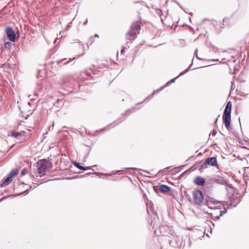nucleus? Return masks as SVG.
I'll use <instances>...</instances> for the list:
<instances>
[{
  "label": "nucleus",
  "mask_w": 249,
  "mask_h": 249,
  "mask_svg": "<svg viewBox=\"0 0 249 249\" xmlns=\"http://www.w3.org/2000/svg\"><path fill=\"white\" fill-rule=\"evenodd\" d=\"M217 121V119H216L215 123H216Z\"/></svg>",
  "instance_id": "obj_23"
},
{
  "label": "nucleus",
  "mask_w": 249,
  "mask_h": 249,
  "mask_svg": "<svg viewBox=\"0 0 249 249\" xmlns=\"http://www.w3.org/2000/svg\"><path fill=\"white\" fill-rule=\"evenodd\" d=\"M27 173H28V171L26 169H23L21 172V174L22 175H26Z\"/></svg>",
  "instance_id": "obj_17"
},
{
  "label": "nucleus",
  "mask_w": 249,
  "mask_h": 249,
  "mask_svg": "<svg viewBox=\"0 0 249 249\" xmlns=\"http://www.w3.org/2000/svg\"><path fill=\"white\" fill-rule=\"evenodd\" d=\"M157 187L161 193H168L170 190V188L169 186L164 184L158 185Z\"/></svg>",
  "instance_id": "obj_9"
},
{
  "label": "nucleus",
  "mask_w": 249,
  "mask_h": 249,
  "mask_svg": "<svg viewBox=\"0 0 249 249\" xmlns=\"http://www.w3.org/2000/svg\"><path fill=\"white\" fill-rule=\"evenodd\" d=\"M6 34L9 39L12 41L16 40V34L11 27H8L6 30Z\"/></svg>",
  "instance_id": "obj_6"
},
{
  "label": "nucleus",
  "mask_w": 249,
  "mask_h": 249,
  "mask_svg": "<svg viewBox=\"0 0 249 249\" xmlns=\"http://www.w3.org/2000/svg\"><path fill=\"white\" fill-rule=\"evenodd\" d=\"M11 44V42H7L5 44V47L6 48H9L10 47Z\"/></svg>",
  "instance_id": "obj_15"
},
{
  "label": "nucleus",
  "mask_w": 249,
  "mask_h": 249,
  "mask_svg": "<svg viewBox=\"0 0 249 249\" xmlns=\"http://www.w3.org/2000/svg\"><path fill=\"white\" fill-rule=\"evenodd\" d=\"M194 182L196 184L199 186H203L205 183L204 179L199 176L196 177L195 178Z\"/></svg>",
  "instance_id": "obj_8"
},
{
  "label": "nucleus",
  "mask_w": 249,
  "mask_h": 249,
  "mask_svg": "<svg viewBox=\"0 0 249 249\" xmlns=\"http://www.w3.org/2000/svg\"><path fill=\"white\" fill-rule=\"evenodd\" d=\"M18 171L17 169L12 170L8 175L7 177L4 179L3 182L0 185V187H4L10 184L13 179V178L17 175Z\"/></svg>",
  "instance_id": "obj_4"
},
{
  "label": "nucleus",
  "mask_w": 249,
  "mask_h": 249,
  "mask_svg": "<svg viewBox=\"0 0 249 249\" xmlns=\"http://www.w3.org/2000/svg\"><path fill=\"white\" fill-rule=\"evenodd\" d=\"M125 49H126V48H125V47H123V48H122V50H121V53L122 54H123V53H124V51H125Z\"/></svg>",
  "instance_id": "obj_18"
},
{
  "label": "nucleus",
  "mask_w": 249,
  "mask_h": 249,
  "mask_svg": "<svg viewBox=\"0 0 249 249\" xmlns=\"http://www.w3.org/2000/svg\"><path fill=\"white\" fill-rule=\"evenodd\" d=\"M69 61H67L65 64H67Z\"/></svg>",
  "instance_id": "obj_21"
},
{
  "label": "nucleus",
  "mask_w": 249,
  "mask_h": 249,
  "mask_svg": "<svg viewBox=\"0 0 249 249\" xmlns=\"http://www.w3.org/2000/svg\"><path fill=\"white\" fill-rule=\"evenodd\" d=\"M46 166L44 164H41L39 167L38 168V171L40 174L41 175H44L45 174Z\"/></svg>",
  "instance_id": "obj_10"
},
{
  "label": "nucleus",
  "mask_w": 249,
  "mask_h": 249,
  "mask_svg": "<svg viewBox=\"0 0 249 249\" xmlns=\"http://www.w3.org/2000/svg\"><path fill=\"white\" fill-rule=\"evenodd\" d=\"M169 244H171V241H170L169 242Z\"/></svg>",
  "instance_id": "obj_22"
},
{
  "label": "nucleus",
  "mask_w": 249,
  "mask_h": 249,
  "mask_svg": "<svg viewBox=\"0 0 249 249\" xmlns=\"http://www.w3.org/2000/svg\"><path fill=\"white\" fill-rule=\"evenodd\" d=\"M74 165L77 167L78 169H81V170H87L88 168H85L84 167L81 166L80 165V163H77V162H75L74 163Z\"/></svg>",
  "instance_id": "obj_13"
},
{
  "label": "nucleus",
  "mask_w": 249,
  "mask_h": 249,
  "mask_svg": "<svg viewBox=\"0 0 249 249\" xmlns=\"http://www.w3.org/2000/svg\"><path fill=\"white\" fill-rule=\"evenodd\" d=\"M95 37H99V36L98 35H95L94 36H91L90 38V40H91V42L92 43L93 41H94V38Z\"/></svg>",
  "instance_id": "obj_16"
},
{
  "label": "nucleus",
  "mask_w": 249,
  "mask_h": 249,
  "mask_svg": "<svg viewBox=\"0 0 249 249\" xmlns=\"http://www.w3.org/2000/svg\"><path fill=\"white\" fill-rule=\"evenodd\" d=\"M25 132L24 131H22L20 132H15V131H11L10 132V136L17 138L19 136L24 135Z\"/></svg>",
  "instance_id": "obj_11"
},
{
  "label": "nucleus",
  "mask_w": 249,
  "mask_h": 249,
  "mask_svg": "<svg viewBox=\"0 0 249 249\" xmlns=\"http://www.w3.org/2000/svg\"><path fill=\"white\" fill-rule=\"evenodd\" d=\"M194 204L195 205L200 206L203 202V195L200 190H195L192 194Z\"/></svg>",
  "instance_id": "obj_3"
},
{
  "label": "nucleus",
  "mask_w": 249,
  "mask_h": 249,
  "mask_svg": "<svg viewBox=\"0 0 249 249\" xmlns=\"http://www.w3.org/2000/svg\"><path fill=\"white\" fill-rule=\"evenodd\" d=\"M226 213L227 210L226 209H224L223 211H221L219 209H216L212 213H211L212 218L213 220H217L219 219L220 216H222Z\"/></svg>",
  "instance_id": "obj_5"
},
{
  "label": "nucleus",
  "mask_w": 249,
  "mask_h": 249,
  "mask_svg": "<svg viewBox=\"0 0 249 249\" xmlns=\"http://www.w3.org/2000/svg\"><path fill=\"white\" fill-rule=\"evenodd\" d=\"M205 165H210L211 166L218 167L217 161L216 158H208L204 161Z\"/></svg>",
  "instance_id": "obj_7"
},
{
  "label": "nucleus",
  "mask_w": 249,
  "mask_h": 249,
  "mask_svg": "<svg viewBox=\"0 0 249 249\" xmlns=\"http://www.w3.org/2000/svg\"><path fill=\"white\" fill-rule=\"evenodd\" d=\"M142 23L140 21H135L132 23L128 31L125 35L126 39L128 41H133L140 33Z\"/></svg>",
  "instance_id": "obj_1"
},
{
  "label": "nucleus",
  "mask_w": 249,
  "mask_h": 249,
  "mask_svg": "<svg viewBox=\"0 0 249 249\" xmlns=\"http://www.w3.org/2000/svg\"><path fill=\"white\" fill-rule=\"evenodd\" d=\"M163 229L166 230L167 229H169V228L167 227H164L162 228Z\"/></svg>",
  "instance_id": "obj_20"
},
{
  "label": "nucleus",
  "mask_w": 249,
  "mask_h": 249,
  "mask_svg": "<svg viewBox=\"0 0 249 249\" xmlns=\"http://www.w3.org/2000/svg\"><path fill=\"white\" fill-rule=\"evenodd\" d=\"M232 107V103L229 101L227 104L226 107L224 110V114L223 115V121L225 124V127L229 129L231 124V110Z\"/></svg>",
  "instance_id": "obj_2"
},
{
  "label": "nucleus",
  "mask_w": 249,
  "mask_h": 249,
  "mask_svg": "<svg viewBox=\"0 0 249 249\" xmlns=\"http://www.w3.org/2000/svg\"><path fill=\"white\" fill-rule=\"evenodd\" d=\"M230 18H225L223 19V22L224 26H230Z\"/></svg>",
  "instance_id": "obj_12"
},
{
  "label": "nucleus",
  "mask_w": 249,
  "mask_h": 249,
  "mask_svg": "<svg viewBox=\"0 0 249 249\" xmlns=\"http://www.w3.org/2000/svg\"><path fill=\"white\" fill-rule=\"evenodd\" d=\"M216 131L213 130V132H212V135H213V136H214V135L216 134Z\"/></svg>",
  "instance_id": "obj_19"
},
{
  "label": "nucleus",
  "mask_w": 249,
  "mask_h": 249,
  "mask_svg": "<svg viewBox=\"0 0 249 249\" xmlns=\"http://www.w3.org/2000/svg\"><path fill=\"white\" fill-rule=\"evenodd\" d=\"M171 235L173 236L174 238H177L178 237V235L176 234L174 231H172Z\"/></svg>",
  "instance_id": "obj_14"
}]
</instances>
